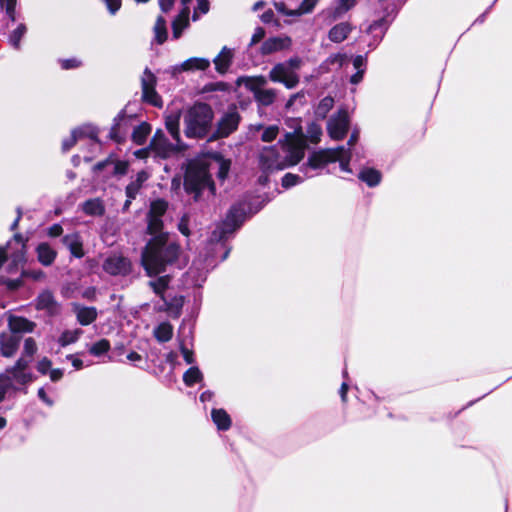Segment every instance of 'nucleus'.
<instances>
[{
  "mask_svg": "<svg viewBox=\"0 0 512 512\" xmlns=\"http://www.w3.org/2000/svg\"><path fill=\"white\" fill-rule=\"evenodd\" d=\"M233 58V52L227 47H223L218 56L213 60L217 72L224 74L227 72Z\"/></svg>",
  "mask_w": 512,
  "mask_h": 512,
  "instance_id": "28",
  "label": "nucleus"
},
{
  "mask_svg": "<svg viewBox=\"0 0 512 512\" xmlns=\"http://www.w3.org/2000/svg\"><path fill=\"white\" fill-rule=\"evenodd\" d=\"M73 312L76 315L77 321L83 326L93 323L98 315L95 307H87L80 304H73Z\"/></svg>",
  "mask_w": 512,
  "mask_h": 512,
  "instance_id": "20",
  "label": "nucleus"
},
{
  "mask_svg": "<svg viewBox=\"0 0 512 512\" xmlns=\"http://www.w3.org/2000/svg\"><path fill=\"white\" fill-rule=\"evenodd\" d=\"M151 132V127L148 123H141L140 125L136 126L134 129H133V133H132V140L138 144V145H142L147 136L150 134Z\"/></svg>",
  "mask_w": 512,
  "mask_h": 512,
  "instance_id": "37",
  "label": "nucleus"
},
{
  "mask_svg": "<svg viewBox=\"0 0 512 512\" xmlns=\"http://www.w3.org/2000/svg\"><path fill=\"white\" fill-rule=\"evenodd\" d=\"M238 84H243L250 90L255 100L262 106H269L276 99V91L265 88L267 80L263 76L241 77L238 79Z\"/></svg>",
  "mask_w": 512,
  "mask_h": 512,
  "instance_id": "8",
  "label": "nucleus"
},
{
  "mask_svg": "<svg viewBox=\"0 0 512 512\" xmlns=\"http://www.w3.org/2000/svg\"><path fill=\"white\" fill-rule=\"evenodd\" d=\"M82 333L83 332L81 329L66 330L61 334V336L58 339V342L62 347H65L67 345L75 343L82 335Z\"/></svg>",
  "mask_w": 512,
  "mask_h": 512,
  "instance_id": "39",
  "label": "nucleus"
},
{
  "mask_svg": "<svg viewBox=\"0 0 512 512\" xmlns=\"http://www.w3.org/2000/svg\"><path fill=\"white\" fill-rule=\"evenodd\" d=\"M103 270L112 276H126L132 270L130 260L121 254H112L103 262Z\"/></svg>",
  "mask_w": 512,
  "mask_h": 512,
  "instance_id": "12",
  "label": "nucleus"
},
{
  "mask_svg": "<svg viewBox=\"0 0 512 512\" xmlns=\"http://www.w3.org/2000/svg\"><path fill=\"white\" fill-rule=\"evenodd\" d=\"M98 135V131L95 127L87 125L80 127L78 129H75L72 131L71 135L64 139L62 142V149L63 151H68L70 148H72L78 139L82 137H88L90 139H96Z\"/></svg>",
  "mask_w": 512,
  "mask_h": 512,
  "instance_id": "18",
  "label": "nucleus"
},
{
  "mask_svg": "<svg viewBox=\"0 0 512 512\" xmlns=\"http://www.w3.org/2000/svg\"><path fill=\"white\" fill-rule=\"evenodd\" d=\"M62 242L74 257L82 258L85 255L83 249V241L78 233L65 235L62 239Z\"/></svg>",
  "mask_w": 512,
  "mask_h": 512,
  "instance_id": "21",
  "label": "nucleus"
},
{
  "mask_svg": "<svg viewBox=\"0 0 512 512\" xmlns=\"http://www.w3.org/2000/svg\"><path fill=\"white\" fill-rule=\"evenodd\" d=\"M23 275L36 281L42 280L45 277V273L42 270L25 271L23 272Z\"/></svg>",
  "mask_w": 512,
  "mask_h": 512,
  "instance_id": "59",
  "label": "nucleus"
},
{
  "mask_svg": "<svg viewBox=\"0 0 512 512\" xmlns=\"http://www.w3.org/2000/svg\"><path fill=\"white\" fill-rule=\"evenodd\" d=\"M218 430L226 431L231 427V418H212Z\"/></svg>",
  "mask_w": 512,
  "mask_h": 512,
  "instance_id": "55",
  "label": "nucleus"
},
{
  "mask_svg": "<svg viewBox=\"0 0 512 512\" xmlns=\"http://www.w3.org/2000/svg\"><path fill=\"white\" fill-rule=\"evenodd\" d=\"M269 78L273 82L283 83L288 89L294 88L299 83V76L296 72L289 69L285 63L276 64L269 73Z\"/></svg>",
  "mask_w": 512,
  "mask_h": 512,
  "instance_id": "14",
  "label": "nucleus"
},
{
  "mask_svg": "<svg viewBox=\"0 0 512 512\" xmlns=\"http://www.w3.org/2000/svg\"><path fill=\"white\" fill-rule=\"evenodd\" d=\"M17 0H0V8L5 10L7 17L14 22L16 20Z\"/></svg>",
  "mask_w": 512,
  "mask_h": 512,
  "instance_id": "47",
  "label": "nucleus"
},
{
  "mask_svg": "<svg viewBox=\"0 0 512 512\" xmlns=\"http://www.w3.org/2000/svg\"><path fill=\"white\" fill-rule=\"evenodd\" d=\"M336 151L337 155L339 156L336 161H339L341 170L344 172H350V150L346 149L344 146H340L336 148Z\"/></svg>",
  "mask_w": 512,
  "mask_h": 512,
  "instance_id": "42",
  "label": "nucleus"
},
{
  "mask_svg": "<svg viewBox=\"0 0 512 512\" xmlns=\"http://www.w3.org/2000/svg\"><path fill=\"white\" fill-rule=\"evenodd\" d=\"M181 353L183 355L184 360L187 364H192L194 362L193 352L181 344Z\"/></svg>",
  "mask_w": 512,
  "mask_h": 512,
  "instance_id": "64",
  "label": "nucleus"
},
{
  "mask_svg": "<svg viewBox=\"0 0 512 512\" xmlns=\"http://www.w3.org/2000/svg\"><path fill=\"white\" fill-rule=\"evenodd\" d=\"M259 165L265 174L288 168L283 155L279 151L278 145L262 149L259 155Z\"/></svg>",
  "mask_w": 512,
  "mask_h": 512,
  "instance_id": "9",
  "label": "nucleus"
},
{
  "mask_svg": "<svg viewBox=\"0 0 512 512\" xmlns=\"http://www.w3.org/2000/svg\"><path fill=\"white\" fill-rule=\"evenodd\" d=\"M170 278L169 276H161L156 280L150 281L149 286L153 289L154 293L158 295L163 304L159 306V310H173L178 309L182 306V298H170L166 294V290L169 285Z\"/></svg>",
  "mask_w": 512,
  "mask_h": 512,
  "instance_id": "10",
  "label": "nucleus"
},
{
  "mask_svg": "<svg viewBox=\"0 0 512 512\" xmlns=\"http://www.w3.org/2000/svg\"><path fill=\"white\" fill-rule=\"evenodd\" d=\"M52 369V362L44 357L42 358L38 364H37V370L39 373L43 374V375H47L48 372Z\"/></svg>",
  "mask_w": 512,
  "mask_h": 512,
  "instance_id": "54",
  "label": "nucleus"
},
{
  "mask_svg": "<svg viewBox=\"0 0 512 512\" xmlns=\"http://www.w3.org/2000/svg\"><path fill=\"white\" fill-rule=\"evenodd\" d=\"M108 165L112 166V173L115 175H124L127 173L128 170V163L125 161H113V160H107L104 162H99L95 167L96 169H104Z\"/></svg>",
  "mask_w": 512,
  "mask_h": 512,
  "instance_id": "35",
  "label": "nucleus"
},
{
  "mask_svg": "<svg viewBox=\"0 0 512 512\" xmlns=\"http://www.w3.org/2000/svg\"><path fill=\"white\" fill-rule=\"evenodd\" d=\"M36 252L39 262L44 266H50L57 256V252L47 243L39 244Z\"/></svg>",
  "mask_w": 512,
  "mask_h": 512,
  "instance_id": "29",
  "label": "nucleus"
},
{
  "mask_svg": "<svg viewBox=\"0 0 512 512\" xmlns=\"http://www.w3.org/2000/svg\"><path fill=\"white\" fill-rule=\"evenodd\" d=\"M180 247L168 240L167 234L153 237L145 246L141 263L147 275L154 276L164 272L178 258Z\"/></svg>",
  "mask_w": 512,
  "mask_h": 512,
  "instance_id": "2",
  "label": "nucleus"
},
{
  "mask_svg": "<svg viewBox=\"0 0 512 512\" xmlns=\"http://www.w3.org/2000/svg\"><path fill=\"white\" fill-rule=\"evenodd\" d=\"M189 26V9L185 7L172 23V34L174 39L181 37L182 32Z\"/></svg>",
  "mask_w": 512,
  "mask_h": 512,
  "instance_id": "26",
  "label": "nucleus"
},
{
  "mask_svg": "<svg viewBox=\"0 0 512 512\" xmlns=\"http://www.w3.org/2000/svg\"><path fill=\"white\" fill-rule=\"evenodd\" d=\"M111 14H115L121 7V0H103Z\"/></svg>",
  "mask_w": 512,
  "mask_h": 512,
  "instance_id": "57",
  "label": "nucleus"
},
{
  "mask_svg": "<svg viewBox=\"0 0 512 512\" xmlns=\"http://www.w3.org/2000/svg\"><path fill=\"white\" fill-rule=\"evenodd\" d=\"M359 178L365 182L368 186L374 187L377 186L380 183L381 180V174L379 171L367 168L360 172Z\"/></svg>",
  "mask_w": 512,
  "mask_h": 512,
  "instance_id": "36",
  "label": "nucleus"
},
{
  "mask_svg": "<svg viewBox=\"0 0 512 512\" xmlns=\"http://www.w3.org/2000/svg\"><path fill=\"white\" fill-rule=\"evenodd\" d=\"M13 243L16 244L18 247L16 248L15 252L11 253V258L15 264H18L23 262L25 259L26 244L23 237L20 234L14 235L13 241L8 243V248H10Z\"/></svg>",
  "mask_w": 512,
  "mask_h": 512,
  "instance_id": "32",
  "label": "nucleus"
},
{
  "mask_svg": "<svg viewBox=\"0 0 512 512\" xmlns=\"http://www.w3.org/2000/svg\"><path fill=\"white\" fill-rule=\"evenodd\" d=\"M157 78L149 68H145L141 76L142 98L145 102L155 106H162V99L156 92Z\"/></svg>",
  "mask_w": 512,
  "mask_h": 512,
  "instance_id": "11",
  "label": "nucleus"
},
{
  "mask_svg": "<svg viewBox=\"0 0 512 512\" xmlns=\"http://www.w3.org/2000/svg\"><path fill=\"white\" fill-rule=\"evenodd\" d=\"M9 332L13 334L22 332H32L35 328V323L19 316H10L8 320Z\"/></svg>",
  "mask_w": 512,
  "mask_h": 512,
  "instance_id": "23",
  "label": "nucleus"
},
{
  "mask_svg": "<svg viewBox=\"0 0 512 512\" xmlns=\"http://www.w3.org/2000/svg\"><path fill=\"white\" fill-rule=\"evenodd\" d=\"M321 135V126L313 122L307 127V135L305 136V140L308 139L312 143H318L320 141Z\"/></svg>",
  "mask_w": 512,
  "mask_h": 512,
  "instance_id": "46",
  "label": "nucleus"
},
{
  "mask_svg": "<svg viewBox=\"0 0 512 512\" xmlns=\"http://www.w3.org/2000/svg\"><path fill=\"white\" fill-rule=\"evenodd\" d=\"M265 36V31L261 27H257L252 35L251 38V45H254L258 42H260Z\"/></svg>",
  "mask_w": 512,
  "mask_h": 512,
  "instance_id": "61",
  "label": "nucleus"
},
{
  "mask_svg": "<svg viewBox=\"0 0 512 512\" xmlns=\"http://www.w3.org/2000/svg\"><path fill=\"white\" fill-rule=\"evenodd\" d=\"M279 133V128L276 125L268 126L264 129L261 139L264 142H271L276 139L277 135Z\"/></svg>",
  "mask_w": 512,
  "mask_h": 512,
  "instance_id": "52",
  "label": "nucleus"
},
{
  "mask_svg": "<svg viewBox=\"0 0 512 512\" xmlns=\"http://www.w3.org/2000/svg\"><path fill=\"white\" fill-rule=\"evenodd\" d=\"M163 223L160 217L150 216L148 215V233L156 237L160 234H164L162 232Z\"/></svg>",
  "mask_w": 512,
  "mask_h": 512,
  "instance_id": "45",
  "label": "nucleus"
},
{
  "mask_svg": "<svg viewBox=\"0 0 512 512\" xmlns=\"http://www.w3.org/2000/svg\"><path fill=\"white\" fill-rule=\"evenodd\" d=\"M303 181V178L299 175L287 173L282 178V186L285 188H290L294 185H297Z\"/></svg>",
  "mask_w": 512,
  "mask_h": 512,
  "instance_id": "53",
  "label": "nucleus"
},
{
  "mask_svg": "<svg viewBox=\"0 0 512 512\" xmlns=\"http://www.w3.org/2000/svg\"><path fill=\"white\" fill-rule=\"evenodd\" d=\"M319 0H303L298 9L292 10L287 14L290 16H299L312 12Z\"/></svg>",
  "mask_w": 512,
  "mask_h": 512,
  "instance_id": "44",
  "label": "nucleus"
},
{
  "mask_svg": "<svg viewBox=\"0 0 512 512\" xmlns=\"http://www.w3.org/2000/svg\"><path fill=\"white\" fill-rule=\"evenodd\" d=\"M231 162L223 159L220 155L211 157L210 162L193 161L189 164L184 187L188 193L194 194V199L198 200L201 192L208 189L211 195L215 194V186L211 180L210 170L217 169V175L220 180H224L229 172Z\"/></svg>",
  "mask_w": 512,
  "mask_h": 512,
  "instance_id": "1",
  "label": "nucleus"
},
{
  "mask_svg": "<svg viewBox=\"0 0 512 512\" xmlns=\"http://www.w3.org/2000/svg\"><path fill=\"white\" fill-rule=\"evenodd\" d=\"M29 363L30 359L20 357L14 366L0 374V382L9 393L21 389L32 381V374L28 371Z\"/></svg>",
  "mask_w": 512,
  "mask_h": 512,
  "instance_id": "5",
  "label": "nucleus"
},
{
  "mask_svg": "<svg viewBox=\"0 0 512 512\" xmlns=\"http://www.w3.org/2000/svg\"><path fill=\"white\" fill-rule=\"evenodd\" d=\"M347 55L346 54H335L329 57L328 62L331 64H338L339 66H342L343 63L346 61Z\"/></svg>",
  "mask_w": 512,
  "mask_h": 512,
  "instance_id": "62",
  "label": "nucleus"
},
{
  "mask_svg": "<svg viewBox=\"0 0 512 512\" xmlns=\"http://www.w3.org/2000/svg\"><path fill=\"white\" fill-rule=\"evenodd\" d=\"M349 127L348 113L341 110L337 115L328 121L327 130L329 136L334 140H341L345 137Z\"/></svg>",
  "mask_w": 512,
  "mask_h": 512,
  "instance_id": "15",
  "label": "nucleus"
},
{
  "mask_svg": "<svg viewBox=\"0 0 512 512\" xmlns=\"http://www.w3.org/2000/svg\"><path fill=\"white\" fill-rule=\"evenodd\" d=\"M247 209L245 203L234 205L228 212L222 226L213 231L211 241L216 242V246H223L220 242L226 238L227 234L233 233L241 226L246 218Z\"/></svg>",
  "mask_w": 512,
  "mask_h": 512,
  "instance_id": "7",
  "label": "nucleus"
},
{
  "mask_svg": "<svg viewBox=\"0 0 512 512\" xmlns=\"http://www.w3.org/2000/svg\"><path fill=\"white\" fill-rule=\"evenodd\" d=\"M148 173L145 171H140L136 175V179L133 180L126 187V196L130 199H135L137 196L142 184L148 179Z\"/></svg>",
  "mask_w": 512,
  "mask_h": 512,
  "instance_id": "33",
  "label": "nucleus"
},
{
  "mask_svg": "<svg viewBox=\"0 0 512 512\" xmlns=\"http://www.w3.org/2000/svg\"><path fill=\"white\" fill-rule=\"evenodd\" d=\"M291 40L288 37H274L267 39L261 47L263 54H271L289 48Z\"/></svg>",
  "mask_w": 512,
  "mask_h": 512,
  "instance_id": "22",
  "label": "nucleus"
},
{
  "mask_svg": "<svg viewBox=\"0 0 512 512\" xmlns=\"http://www.w3.org/2000/svg\"><path fill=\"white\" fill-rule=\"evenodd\" d=\"M387 27L388 22L386 21V19L382 18L372 23L368 28V32L373 34L378 40H380L383 37Z\"/></svg>",
  "mask_w": 512,
  "mask_h": 512,
  "instance_id": "43",
  "label": "nucleus"
},
{
  "mask_svg": "<svg viewBox=\"0 0 512 512\" xmlns=\"http://www.w3.org/2000/svg\"><path fill=\"white\" fill-rule=\"evenodd\" d=\"M36 352H37V344H36L35 340L31 337L26 338L24 341L23 352H22L21 357L28 359V358L33 357V355Z\"/></svg>",
  "mask_w": 512,
  "mask_h": 512,
  "instance_id": "50",
  "label": "nucleus"
},
{
  "mask_svg": "<svg viewBox=\"0 0 512 512\" xmlns=\"http://www.w3.org/2000/svg\"><path fill=\"white\" fill-rule=\"evenodd\" d=\"M353 66L357 71L364 70L366 68V58L364 56L358 55L353 60Z\"/></svg>",
  "mask_w": 512,
  "mask_h": 512,
  "instance_id": "60",
  "label": "nucleus"
},
{
  "mask_svg": "<svg viewBox=\"0 0 512 512\" xmlns=\"http://www.w3.org/2000/svg\"><path fill=\"white\" fill-rule=\"evenodd\" d=\"M280 148L283 152L287 167L298 164L304 157L306 149L305 135L301 128L293 133H287L283 140H280Z\"/></svg>",
  "mask_w": 512,
  "mask_h": 512,
  "instance_id": "6",
  "label": "nucleus"
},
{
  "mask_svg": "<svg viewBox=\"0 0 512 512\" xmlns=\"http://www.w3.org/2000/svg\"><path fill=\"white\" fill-rule=\"evenodd\" d=\"M154 336L159 342H168L172 339L173 336V327L168 322L160 323L154 329Z\"/></svg>",
  "mask_w": 512,
  "mask_h": 512,
  "instance_id": "34",
  "label": "nucleus"
},
{
  "mask_svg": "<svg viewBox=\"0 0 512 512\" xmlns=\"http://www.w3.org/2000/svg\"><path fill=\"white\" fill-rule=\"evenodd\" d=\"M210 66V61L206 58L193 57L185 60L180 66L179 71H204Z\"/></svg>",
  "mask_w": 512,
  "mask_h": 512,
  "instance_id": "31",
  "label": "nucleus"
},
{
  "mask_svg": "<svg viewBox=\"0 0 512 512\" xmlns=\"http://www.w3.org/2000/svg\"><path fill=\"white\" fill-rule=\"evenodd\" d=\"M82 65V62L81 60L77 59V58H71V59H64V60H61V67L63 69H73V68H78Z\"/></svg>",
  "mask_w": 512,
  "mask_h": 512,
  "instance_id": "56",
  "label": "nucleus"
},
{
  "mask_svg": "<svg viewBox=\"0 0 512 512\" xmlns=\"http://www.w3.org/2000/svg\"><path fill=\"white\" fill-rule=\"evenodd\" d=\"M239 121L240 116L235 109L227 111L218 122L217 135L227 137L237 129Z\"/></svg>",
  "mask_w": 512,
  "mask_h": 512,
  "instance_id": "16",
  "label": "nucleus"
},
{
  "mask_svg": "<svg viewBox=\"0 0 512 512\" xmlns=\"http://www.w3.org/2000/svg\"><path fill=\"white\" fill-rule=\"evenodd\" d=\"M21 337L12 332H2L0 334V352L1 355L10 358L15 355L20 344Z\"/></svg>",
  "mask_w": 512,
  "mask_h": 512,
  "instance_id": "17",
  "label": "nucleus"
},
{
  "mask_svg": "<svg viewBox=\"0 0 512 512\" xmlns=\"http://www.w3.org/2000/svg\"><path fill=\"white\" fill-rule=\"evenodd\" d=\"M203 375L198 367H191L183 375V381L187 386H192L197 382H200Z\"/></svg>",
  "mask_w": 512,
  "mask_h": 512,
  "instance_id": "41",
  "label": "nucleus"
},
{
  "mask_svg": "<svg viewBox=\"0 0 512 512\" xmlns=\"http://www.w3.org/2000/svg\"><path fill=\"white\" fill-rule=\"evenodd\" d=\"M339 156L337 155L336 148L321 149L310 154L308 162L302 167V170L307 175V169H321L327 164L336 162Z\"/></svg>",
  "mask_w": 512,
  "mask_h": 512,
  "instance_id": "13",
  "label": "nucleus"
},
{
  "mask_svg": "<svg viewBox=\"0 0 512 512\" xmlns=\"http://www.w3.org/2000/svg\"><path fill=\"white\" fill-rule=\"evenodd\" d=\"M36 307L39 310H46L51 314L56 313L58 310L57 302L50 291H44L38 296Z\"/></svg>",
  "mask_w": 512,
  "mask_h": 512,
  "instance_id": "27",
  "label": "nucleus"
},
{
  "mask_svg": "<svg viewBox=\"0 0 512 512\" xmlns=\"http://www.w3.org/2000/svg\"><path fill=\"white\" fill-rule=\"evenodd\" d=\"M353 30L348 22H341L334 25L328 32V38L334 43L343 42Z\"/></svg>",
  "mask_w": 512,
  "mask_h": 512,
  "instance_id": "25",
  "label": "nucleus"
},
{
  "mask_svg": "<svg viewBox=\"0 0 512 512\" xmlns=\"http://www.w3.org/2000/svg\"><path fill=\"white\" fill-rule=\"evenodd\" d=\"M334 100L331 97H325L323 98L316 110L317 115H319L322 118H325L327 113L331 110L333 107Z\"/></svg>",
  "mask_w": 512,
  "mask_h": 512,
  "instance_id": "51",
  "label": "nucleus"
},
{
  "mask_svg": "<svg viewBox=\"0 0 512 512\" xmlns=\"http://www.w3.org/2000/svg\"><path fill=\"white\" fill-rule=\"evenodd\" d=\"M27 28L25 24H19L16 29H14L10 36L9 42L16 50L20 49V42L23 36L26 34Z\"/></svg>",
  "mask_w": 512,
  "mask_h": 512,
  "instance_id": "40",
  "label": "nucleus"
},
{
  "mask_svg": "<svg viewBox=\"0 0 512 512\" xmlns=\"http://www.w3.org/2000/svg\"><path fill=\"white\" fill-rule=\"evenodd\" d=\"M284 63L289 66L290 70L296 72L298 69H300L302 65V60L299 57H293Z\"/></svg>",
  "mask_w": 512,
  "mask_h": 512,
  "instance_id": "58",
  "label": "nucleus"
},
{
  "mask_svg": "<svg viewBox=\"0 0 512 512\" xmlns=\"http://www.w3.org/2000/svg\"><path fill=\"white\" fill-rule=\"evenodd\" d=\"M180 111L170 112L165 116V126L174 142L166 137L162 130H157L150 140L152 156L159 159H167L181 150L180 139Z\"/></svg>",
  "mask_w": 512,
  "mask_h": 512,
  "instance_id": "3",
  "label": "nucleus"
},
{
  "mask_svg": "<svg viewBox=\"0 0 512 512\" xmlns=\"http://www.w3.org/2000/svg\"><path fill=\"white\" fill-rule=\"evenodd\" d=\"M356 1L357 0H336V6L333 9L325 11V15H327L330 22L336 21L354 7Z\"/></svg>",
  "mask_w": 512,
  "mask_h": 512,
  "instance_id": "24",
  "label": "nucleus"
},
{
  "mask_svg": "<svg viewBox=\"0 0 512 512\" xmlns=\"http://www.w3.org/2000/svg\"><path fill=\"white\" fill-rule=\"evenodd\" d=\"M154 34L158 44H163L167 39L166 21L162 16H159L155 22Z\"/></svg>",
  "mask_w": 512,
  "mask_h": 512,
  "instance_id": "38",
  "label": "nucleus"
},
{
  "mask_svg": "<svg viewBox=\"0 0 512 512\" xmlns=\"http://www.w3.org/2000/svg\"><path fill=\"white\" fill-rule=\"evenodd\" d=\"M129 122L130 119L125 117L124 115H119L118 117H116L114 119V124L111 127L109 137L118 143L124 141L128 133Z\"/></svg>",
  "mask_w": 512,
  "mask_h": 512,
  "instance_id": "19",
  "label": "nucleus"
},
{
  "mask_svg": "<svg viewBox=\"0 0 512 512\" xmlns=\"http://www.w3.org/2000/svg\"><path fill=\"white\" fill-rule=\"evenodd\" d=\"M63 370L62 369H59V368H56V369H51L49 372H48V375H49V378L52 382H57L59 380L62 379L63 377Z\"/></svg>",
  "mask_w": 512,
  "mask_h": 512,
  "instance_id": "63",
  "label": "nucleus"
},
{
  "mask_svg": "<svg viewBox=\"0 0 512 512\" xmlns=\"http://www.w3.org/2000/svg\"><path fill=\"white\" fill-rule=\"evenodd\" d=\"M213 111L205 103H196L183 116L184 133L188 138H203L211 127Z\"/></svg>",
  "mask_w": 512,
  "mask_h": 512,
  "instance_id": "4",
  "label": "nucleus"
},
{
  "mask_svg": "<svg viewBox=\"0 0 512 512\" xmlns=\"http://www.w3.org/2000/svg\"><path fill=\"white\" fill-rule=\"evenodd\" d=\"M82 210L89 216H102L105 213V205L100 198H93L82 204Z\"/></svg>",
  "mask_w": 512,
  "mask_h": 512,
  "instance_id": "30",
  "label": "nucleus"
},
{
  "mask_svg": "<svg viewBox=\"0 0 512 512\" xmlns=\"http://www.w3.org/2000/svg\"><path fill=\"white\" fill-rule=\"evenodd\" d=\"M167 210V203L163 200H156L152 202L148 215L155 217H162Z\"/></svg>",
  "mask_w": 512,
  "mask_h": 512,
  "instance_id": "49",
  "label": "nucleus"
},
{
  "mask_svg": "<svg viewBox=\"0 0 512 512\" xmlns=\"http://www.w3.org/2000/svg\"><path fill=\"white\" fill-rule=\"evenodd\" d=\"M110 349V343L106 339H101L100 341L94 343L90 348L89 352L94 356H101L108 352Z\"/></svg>",
  "mask_w": 512,
  "mask_h": 512,
  "instance_id": "48",
  "label": "nucleus"
}]
</instances>
